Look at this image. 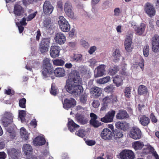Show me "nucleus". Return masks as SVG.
<instances>
[{
	"instance_id": "1",
	"label": "nucleus",
	"mask_w": 159,
	"mask_h": 159,
	"mask_svg": "<svg viewBox=\"0 0 159 159\" xmlns=\"http://www.w3.org/2000/svg\"><path fill=\"white\" fill-rule=\"evenodd\" d=\"M82 80L80 78L79 74L77 73L73 80H68L66 81V91L74 96H78L83 91L81 86Z\"/></svg>"
},
{
	"instance_id": "2",
	"label": "nucleus",
	"mask_w": 159,
	"mask_h": 159,
	"mask_svg": "<svg viewBox=\"0 0 159 159\" xmlns=\"http://www.w3.org/2000/svg\"><path fill=\"white\" fill-rule=\"evenodd\" d=\"M49 59L45 58L43 61V70L42 73L43 79L49 80L50 78L53 79L54 76L53 75L52 66L50 62Z\"/></svg>"
},
{
	"instance_id": "3",
	"label": "nucleus",
	"mask_w": 159,
	"mask_h": 159,
	"mask_svg": "<svg viewBox=\"0 0 159 159\" xmlns=\"http://www.w3.org/2000/svg\"><path fill=\"white\" fill-rule=\"evenodd\" d=\"M14 115L10 111H6L2 115L1 121L2 124L5 127H7L13 121Z\"/></svg>"
},
{
	"instance_id": "4",
	"label": "nucleus",
	"mask_w": 159,
	"mask_h": 159,
	"mask_svg": "<svg viewBox=\"0 0 159 159\" xmlns=\"http://www.w3.org/2000/svg\"><path fill=\"white\" fill-rule=\"evenodd\" d=\"M58 20V24L61 30L64 32H67L70 29V25L68 21L63 16H60Z\"/></svg>"
},
{
	"instance_id": "5",
	"label": "nucleus",
	"mask_w": 159,
	"mask_h": 159,
	"mask_svg": "<svg viewBox=\"0 0 159 159\" xmlns=\"http://www.w3.org/2000/svg\"><path fill=\"white\" fill-rule=\"evenodd\" d=\"M120 157L121 159H134L135 155L132 150L125 149L120 153Z\"/></svg>"
},
{
	"instance_id": "6",
	"label": "nucleus",
	"mask_w": 159,
	"mask_h": 159,
	"mask_svg": "<svg viewBox=\"0 0 159 159\" xmlns=\"http://www.w3.org/2000/svg\"><path fill=\"white\" fill-rule=\"evenodd\" d=\"M129 136L135 140L140 139L141 136V131L139 128L133 127L130 131Z\"/></svg>"
},
{
	"instance_id": "7",
	"label": "nucleus",
	"mask_w": 159,
	"mask_h": 159,
	"mask_svg": "<svg viewBox=\"0 0 159 159\" xmlns=\"http://www.w3.org/2000/svg\"><path fill=\"white\" fill-rule=\"evenodd\" d=\"M144 10L146 13L150 17L154 16L156 14V10L153 5L149 3H147L144 7Z\"/></svg>"
},
{
	"instance_id": "8",
	"label": "nucleus",
	"mask_w": 159,
	"mask_h": 159,
	"mask_svg": "<svg viewBox=\"0 0 159 159\" xmlns=\"http://www.w3.org/2000/svg\"><path fill=\"white\" fill-rule=\"evenodd\" d=\"M152 48L153 52H157L159 51V36L155 35L152 38Z\"/></svg>"
},
{
	"instance_id": "9",
	"label": "nucleus",
	"mask_w": 159,
	"mask_h": 159,
	"mask_svg": "<svg viewBox=\"0 0 159 159\" xmlns=\"http://www.w3.org/2000/svg\"><path fill=\"white\" fill-rule=\"evenodd\" d=\"M72 7L70 3L66 2L64 6V10L66 14L69 17L73 18L74 17V13L72 10Z\"/></svg>"
},
{
	"instance_id": "10",
	"label": "nucleus",
	"mask_w": 159,
	"mask_h": 159,
	"mask_svg": "<svg viewBox=\"0 0 159 159\" xmlns=\"http://www.w3.org/2000/svg\"><path fill=\"white\" fill-rule=\"evenodd\" d=\"M60 48L57 46H52L50 50V54L53 58L58 57L60 55Z\"/></svg>"
},
{
	"instance_id": "11",
	"label": "nucleus",
	"mask_w": 159,
	"mask_h": 159,
	"mask_svg": "<svg viewBox=\"0 0 159 159\" xmlns=\"http://www.w3.org/2000/svg\"><path fill=\"white\" fill-rule=\"evenodd\" d=\"M132 35L130 34L127 36L125 41L124 45L126 50L128 52H130L133 48L132 45Z\"/></svg>"
},
{
	"instance_id": "12",
	"label": "nucleus",
	"mask_w": 159,
	"mask_h": 159,
	"mask_svg": "<svg viewBox=\"0 0 159 159\" xmlns=\"http://www.w3.org/2000/svg\"><path fill=\"white\" fill-rule=\"evenodd\" d=\"M115 113V111L113 110L109 111L104 117L101 118V120L105 123L111 122L113 120Z\"/></svg>"
},
{
	"instance_id": "13",
	"label": "nucleus",
	"mask_w": 159,
	"mask_h": 159,
	"mask_svg": "<svg viewBox=\"0 0 159 159\" xmlns=\"http://www.w3.org/2000/svg\"><path fill=\"white\" fill-rule=\"evenodd\" d=\"M54 40L57 43L61 45L65 43L66 39V36L63 33L61 32H59L56 34Z\"/></svg>"
},
{
	"instance_id": "14",
	"label": "nucleus",
	"mask_w": 159,
	"mask_h": 159,
	"mask_svg": "<svg viewBox=\"0 0 159 159\" xmlns=\"http://www.w3.org/2000/svg\"><path fill=\"white\" fill-rule=\"evenodd\" d=\"M76 102L74 99L70 98L69 99H65L63 102V107L64 108L68 110L73 106L75 105Z\"/></svg>"
},
{
	"instance_id": "15",
	"label": "nucleus",
	"mask_w": 159,
	"mask_h": 159,
	"mask_svg": "<svg viewBox=\"0 0 159 159\" xmlns=\"http://www.w3.org/2000/svg\"><path fill=\"white\" fill-rule=\"evenodd\" d=\"M53 7L49 1H46L43 4V10L44 13L46 14H51L52 12Z\"/></svg>"
},
{
	"instance_id": "16",
	"label": "nucleus",
	"mask_w": 159,
	"mask_h": 159,
	"mask_svg": "<svg viewBox=\"0 0 159 159\" xmlns=\"http://www.w3.org/2000/svg\"><path fill=\"white\" fill-rule=\"evenodd\" d=\"M106 66L104 64H102L96 68L97 71L94 73V76L97 78L102 76L104 75L105 72Z\"/></svg>"
},
{
	"instance_id": "17",
	"label": "nucleus",
	"mask_w": 159,
	"mask_h": 159,
	"mask_svg": "<svg viewBox=\"0 0 159 159\" xmlns=\"http://www.w3.org/2000/svg\"><path fill=\"white\" fill-rule=\"evenodd\" d=\"M111 131L107 128L104 129L101 132V136L102 138L105 140H110L112 138Z\"/></svg>"
},
{
	"instance_id": "18",
	"label": "nucleus",
	"mask_w": 159,
	"mask_h": 159,
	"mask_svg": "<svg viewBox=\"0 0 159 159\" xmlns=\"http://www.w3.org/2000/svg\"><path fill=\"white\" fill-rule=\"evenodd\" d=\"M115 125L118 129L125 131L128 130L129 127V124L125 121H117Z\"/></svg>"
},
{
	"instance_id": "19",
	"label": "nucleus",
	"mask_w": 159,
	"mask_h": 159,
	"mask_svg": "<svg viewBox=\"0 0 159 159\" xmlns=\"http://www.w3.org/2000/svg\"><path fill=\"white\" fill-rule=\"evenodd\" d=\"M24 9L20 5L17 4L15 5L13 13L16 16H20L24 12Z\"/></svg>"
},
{
	"instance_id": "20",
	"label": "nucleus",
	"mask_w": 159,
	"mask_h": 159,
	"mask_svg": "<svg viewBox=\"0 0 159 159\" xmlns=\"http://www.w3.org/2000/svg\"><path fill=\"white\" fill-rule=\"evenodd\" d=\"M71 61L77 63H81L84 61L83 55L81 54H74L70 56Z\"/></svg>"
},
{
	"instance_id": "21",
	"label": "nucleus",
	"mask_w": 159,
	"mask_h": 159,
	"mask_svg": "<svg viewBox=\"0 0 159 159\" xmlns=\"http://www.w3.org/2000/svg\"><path fill=\"white\" fill-rule=\"evenodd\" d=\"M19 151L14 148L9 149L7 150L8 155L12 158L15 159L17 157L19 153Z\"/></svg>"
},
{
	"instance_id": "22",
	"label": "nucleus",
	"mask_w": 159,
	"mask_h": 159,
	"mask_svg": "<svg viewBox=\"0 0 159 159\" xmlns=\"http://www.w3.org/2000/svg\"><path fill=\"white\" fill-rule=\"evenodd\" d=\"M136 33L139 35H141L144 32L145 30V25L143 23L141 24L140 25L137 26L135 25L133 26Z\"/></svg>"
},
{
	"instance_id": "23",
	"label": "nucleus",
	"mask_w": 159,
	"mask_h": 159,
	"mask_svg": "<svg viewBox=\"0 0 159 159\" xmlns=\"http://www.w3.org/2000/svg\"><path fill=\"white\" fill-rule=\"evenodd\" d=\"M68 129L71 132H73L76 128L79 127V126L76 124L72 120L69 119L68 122Z\"/></svg>"
},
{
	"instance_id": "24",
	"label": "nucleus",
	"mask_w": 159,
	"mask_h": 159,
	"mask_svg": "<svg viewBox=\"0 0 159 159\" xmlns=\"http://www.w3.org/2000/svg\"><path fill=\"white\" fill-rule=\"evenodd\" d=\"M46 141L43 137L38 136L36 137L33 141L34 144L35 145L41 146L44 145Z\"/></svg>"
},
{
	"instance_id": "25",
	"label": "nucleus",
	"mask_w": 159,
	"mask_h": 159,
	"mask_svg": "<svg viewBox=\"0 0 159 159\" xmlns=\"http://www.w3.org/2000/svg\"><path fill=\"white\" fill-rule=\"evenodd\" d=\"M53 74L57 77H61L65 75V71L63 68L57 67L54 70Z\"/></svg>"
},
{
	"instance_id": "26",
	"label": "nucleus",
	"mask_w": 159,
	"mask_h": 159,
	"mask_svg": "<svg viewBox=\"0 0 159 159\" xmlns=\"http://www.w3.org/2000/svg\"><path fill=\"white\" fill-rule=\"evenodd\" d=\"M116 117L117 119L122 120L128 118L129 115L125 111L122 110L119 111Z\"/></svg>"
},
{
	"instance_id": "27",
	"label": "nucleus",
	"mask_w": 159,
	"mask_h": 159,
	"mask_svg": "<svg viewBox=\"0 0 159 159\" xmlns=\"http://www.w3.org/2000/svg\"><path fill=\"white\" fill-rule=\"evenodd\" d=\"M90 93L95 96L96 98L99 97L102 93L101 89L99 88L95 87L91 88L90 90Z\"/></svg>"
},
{
	"instance_id": "28",
	"label": "nucleus",
	"mask_w": 159,
	"mask_h": 159,
	"mask_svg": "<svg viewBox=\"0 0 159 159\" xmlns=\"http://www.w3.org/2000/svg\"><path fill=\"white\" fill-rule=\"evenodd\" d=\"M144 147L142 150V156L147 154L149 153L152 152L154 150V148L150 145L148 144L144 145Z\"/></svg>"
},
{
	"instance_id": "29",
	"label": "nucleus",
	"mask_w": 159,
	"mask_h": 159,
	"mask_svg": "<svg viewBox=\"0 0 159 159\" xmlns=\"http://www.w3.org/2000/svg\"><path fill=\"white\" fill-rule=\"evenodd\" d=\"M113 82L117 87H119L123 84V78L120 75L115 76L113 79Z\"/></svg>"
},
{
	"instance_id": "30",
	"label": "nucleus",
	"mask_w": 159,
	"mask_h": 159,
	"mask_svg": "<svg viewBox=\"0 0 159 159\" xmlns=\"http://www.w3.org/2000/svg\"><path fill=\"white\" fill-rule=\"evenodd\" d=\"M112 57L114 61L116 62L119 61L121 57L120 52L119 49H116L113 52Z\"/></svg>"
},
{
	"instance_id": "31",
	"label": "nucleus",
	"mask_w": 159,
	"mask_h": 159,
	"mask_svg": "<svg viewBox=\"0 0 159 159\" xmlns=\"http://www.w3.org/2000/svg\"><path fill=\"white\" fill-rule=\"evenodd\" d=\"M139 120L142 125L144 126L147 125L150 122V120L148 117L145 116H140Z\"/></svg>"
},
{
	"instance_id": "32",
	"label": "nucleus",
	"mask_w": 159,
	"mask_h": 159,
	"mask_svg": "<svg viewBox=\"0 0 159 159\" xmlns=\"http://www.w3.org/2000/svg\"><path fill=\"white\" fill-rule=\"evenodd\" d=\"M132 146L135 150H137L141 149L144 146V144L142 142L136 141L132 143Z\"/></svg>"
},
{
	"instance_id": "33",
	"label": "nucleus",
	"mask_w": 159,
	"mask_h": 159,
	"mask_svg": "<svg viewBox=\"0 0 159 159\" xmlns=\"http://www.w3.org/2000/svg\"><path fill=\"white\" fill-rule=\"evenodd\" d=\"M23 150L25 154L29 155L32 152L33 149L30 145L25 144L23 146Z\"/></svg>"
},
{
	"instance_id": "34",
	"label": "nucleus",
	"mask_w": 159,
	"mask_h": 159,
	"mask_svg": "<svg viewBox=\"0 0 159 159\" xmlns=\"http://www.w3.org/2000/svg\"><path fill=\"white\" fill-rule=\"evenodd\" d=\"M20 134L22 138L24 139L27 140L28 139L29 134L27 132L26 129L24 127L20 129Z\"/></svg>"
},
{
	"instance_id": "35",
	"label": "nucleus",
	"mask_w": 159,
	"mask_h": 159,
	"mask_svg": "<svg viewBox=\"0 0 159 159\" xmlns=\"http://www.w3.org/2000/svg\"><path fill=\"white\" fill-rule=\"evenodd\" d=\"M134 66V68H137L139 67H140L141 69L144 66V61L143 59L140 58L139 61H137L135 62L133 64Z\"/></svg>"
},
{
	"instance_id": "36",
	"label": "nucleus",
	"mask_w": 159,
	"mask_h": 159,
	"mask_svg": "<svg viewBox=\"0 0 159 159\" xmlns=\"http://www.w3.org/2000/svg\"><path fill=\"white\" fill-rule=\"evenodd\" d=\"M43 26L47 29H52L53 26L52 23L51 22L50 20L49 19H46L44 20Z\"/></svg>"
},
{
	"instance_id": "37",
	"label": "nucleus",
	"mask_w": 159,
	"mask_h": 159,
	"mask_svg": "<svg viewBox=\"0 0 159 159\" xmlns=\"http://www.w3.org/2000/svg\"><path fill=\"white\" fill-rule=\"evenodd\" d=\"M110 80V77L109 76L100 78L97 80V82L99 84H104L107 83Z\"/></svg>"
},
{
	"instance_id": "38",
	"label": "nucleus",
	"mask_w": 159,
	"mask_h": 159,
	"mask_svg": "<svg viewBox=\"0 0 159 159\" xmlns=\"http://www.w3.org/2000/svg\"><path fill=\"white\" fill-rule=\"evenodd\" d=\"M148 92V90L147 87L143 85H140L138 88V92L140 94H146Z\"/></svg>"
},
{
	"instance_id": "39",
	"label": "nucleus",
	"mask_w": 159,
	"mask_h": 159,
	"mask_svg": "<svg viewBox=\"0 0 159 159\" xmlns=\"http://www.w3.org/2000/svg\"><path fill=\"white\" fill-rule=\"evenodd\" d=\"M7 134L9 135L10 137L12 139H14L16 136V133L12 128H7Z\"/></svg>"
},
{
	"instance_id": "40",
	"label": "nucleus",
	"mask_w": 159,
	"mask_h": 159,
	"mask_svg": "<svg viewBox=\"0 0 159 159\" xmlns=\"http://www.w3.org/2000/svg\"><path fill=\"white\" fill-rule=\"evenodd\" d=\"M54 65L56 66H62L65 63V61L61 59H56L53 61Z\"/></svg>"
},
{
	"instance_id": "41",
	"label": "nucleus",
	"mask_w": 159,
	"mask_h": 159,
	"mask_svg": "<svg viewBox=\"0 0 159 159\" xmlns=\"http://www.w3.org/2000/svg\"><path fill=\"white\" fill-rule=\"evenodd\" d=\"M50 42V39L49 38H43L40 43L41 44L49 47Z\"/></svg>"
},
{
	"instance_id": "42",
	"label": "nucleus",
	"mask_w": 159,
	"mask_h": 159,
	"mask_svg": "<svg viewBox=\"0 0 159 159\" xmlns=\"http://www.w3.org/2000/svg\"><path fill=\"white\" fill-rule=\"evenodd\" d=\"M119 68L118 66H115L109 69V74L110 75H114L119 70Z\"/></svg>"
},
{
	"instance_id": "43",
	"label": "nucleus",
	"mask_w": 159,
	"mask_h": 159,
	"mask_svg": "<svg viewBox=\"0 0 159 159\" xmlns=\"http://www.w3.org/2000/svg\"><path fill=\"white\" fill-rule=\"evenodd\" d=\"M102 6V9L105 10L109 8L110 6V2L111 0H104Z\"/></svg>"
},
{
	"instance_id": "44",
	"label": "nucleus",
	"mask_w": 159,
	"mask_h": 159,
	"mask_svg": "<svg viewBox=\"0 0 159 159\" xmlns=\"http://www.w3.org/2000/svg\"><path fill=\"white\" fill-rule=\"evenodd\" d=\"M131 88L130 87H126L125 89V95L128 98H129L131 97Z\"/></svg>"
},
{
	"instance_id": "45",
	"label": "nucleus",
	"mask_w": 159,
	"mask_h": 159,
	"mask_svg": "<svg viewBox=\"0 0 159 159\" xmlns=\"http://www.w3.org/2000/svg\"><path fill=\"white\" fill-rule=\"evenodd\" d=\"M77 135L80 137L83 138L86 134V132L83 129H80L75 132Z\"/></svg>"
},
{
	"instance_id": "46",
	"label": "nucleus",
	"mask_w": 159,
	"mask_h": 159,
	"mask_svg": "<svg viewBox=\"0 0 159 159\" xmlns=\"http://www.w3.org/2000/svg\"><path fill=\"white\" fill-rule=\"evenodd\" d=\"M127 65L125 62H123L121 64L122 71L121 74L123 75H128V73L126 71Z\"/></svg>"
},
{
	"instance_id": "47",
	"label": "nucleus",
	"mask_w": 159,
	"mask_h": 159,
	"mask_svg": "<svg viewBox=\"0 0 159 159\" xmlns=\"http://www.w3.org/2000/svg\"><path fill=\"white\" fill-rule=\"evenodd\" d=\"M90 122L91 125L95 127H98L100 125V123L97 120H91Z\"/></svg>"
},
{
	"instance_id": "48",
	"label": "nucleus",
	"mask_w": 159,
	"mask_h": 159,
	"mask_svg": "<svg viewBox=\"0 0 159 159\" xmlns=\"http://www.w3.org/2000/svg\"><path fill=\"white\" fill-rule=\"evenodd\" d=\"M114 136L115 138H120L123 136L122 132L119 130H116L114 132Z\"/></svg>"
},
{
	"instance_id": "49",
	"label": "nucleus",
	"mask_w": 159,
	"mask_h": 159,
	"mask_svg": "<svg viewBox=\"0 0 159 159\" xmlns=\"http://www.w3.org/2000/svg\"><path fill=\"white\" fill-rule=\"evenodd\" d=\"M19 118L21 122H23L25 120L24 118L26 114L25 111L23 110H19Z\"/></svg>"
},
{
	"instance_id": "50",
	"label": "nucleus",
	"mask_w": 159,
	"mask_h": 159,
	"mask_svg": "<svg viewBox=\"0 0 159 159\" xmlns=\"http://www.w3.org/2000/svg\"><path fill=\"white\" fill-rule=\"evenodd\" d=\"M48 47L40 44L39 46L40 51L42 53L46 52L48 51Z\"/></svg>"
},
{
	"instance_id": "51",
	"label": "nucleus",
	"mask_w": 159,
	"mask_h": 159,
	"mask_svg": "<svg viewBox=\"0 0 159 159\" xmlns=\"http://www.w3.org/2000/svg\"><path fill=\"white\" fill-rule=\"evenodd\" d=\"M143 51L144 56L146 57H148L149 54V48L148 45H147L144 47Z\"/></svg>"
},
{
	"instance_id": "52",
	"label": "nucleus",
	"mask_w": 159,
	"mask_h": 159,
	"mask_svg": "<svg viewBox=\"0 0 159 159\" xmlns=\"http://www.w3.org/2000/svg\"><path fill=\"white\" fill-rule=\"evenodd\" d=\"M103 104H107L111 102L112 101L111 97L110 96H106L102 100Z\"/></svg>"
},
{
	"instance_id": "53",
	"label": "nucleus",
	"mask_w": 159,
	"mask_h": 159,
	"mask_svg": "<svg viewBox=\"0 0 159 159\" xmlns=\"http://www.w3.org/2000/svg\"><path fill=\"white\" fill-rule=\"evenodd\" d=\"M26 102V100L24 98L20 99L19 102V106L23 108H25Z\"/></svg>"
},
{
	"instance_id": "54",
	"label": "nucleus",
	"mask_w": 159,
	"mask_h": 159,
	"mask_svg": "<svg viewBox=\"0 0 159 159\" xmlns=\"http://www.w3.org/2000/svg\"><path fill=\"white\" fill-rule=\"evenodd\" d=\"M79 70L83 75L86 74L88 73L86 68L83 66L80 67Z\"/></svg>"
},
{
	"instance_id": "55",
	"label": "nucleus",
	"mask_w": 159,
	"mask_h": 159,
	"mask_svg": "<svg viewBox=\"0 0 159 159\" xmlns=\"http://www.w3.org/2000/svg\"><path fill=\"white\" fill-rule=\"evenodd\" d=\"M37 13V12H35L33 13L30 14L26 18V20L27 21L31 20L35 16Z\"/></svg>"
},
{
	"instance_id": "56",
	"label": "nucleus",
	"mask_w": 159,
	"mask_h": 159,
	"mask_svg": "<svg viewBox=\"0 0 159 159\" xmlns=\"http://www.w3.org/2000/svg\"><path fill=\"white\" fill-rule=\"evenodd\" d=\"M80 101L83 103H86L87 101V96L85 94L81 95L80 97Z\"/></svg>"
},
{
	"instance_id": "57",
	"label": "nucleus",
	"mask_w": 159,
	"mask_h": 159,
	"mask_svg": "<svg viewBox=\"0 0 159 159\" xmlns=\"http://www.w3.org/2000/svg\"><path fill=\"white\" fill-rule=\"evenodd\" d=\"M57 89L54 85V84H52L51 90L50 91L51 93L53 95H56L57 94Z\"/></svg>"
},
{
	"instance_id": "58",
	"label": "nucleus",
	"mask_w": 159,
	"mask_h": 159,
	"mask_svg": "<svg viewBox=\"0 0 159 159\" xmlns=\"http://www.w3.org/2000/svg\"><path fill=\"white\" fill-rule=\"evenodd\" d=\"M75 118L78 122L81 123L83 120L84 116L83 115L77 114Z\"/></svg>"
},
{
	"instance_id": "59",
	"label": "nucleus",
	"mask_w": 159,
	"mask_h": 159,
	"mask_svg": "<svg viewBox=\"0 0 159 159\" xmlns=\"http://www.w3.org/2000/svg\"><path fill=\"white\" fill-rule=\"evenodd\" d=\"M88 62L92 67H93L97 62V61L95 59L92 58L89 59Z\"/></svg>"
},
{
	"instance_id": "60",
	"label": "nucleus",
	"mask_w": 159,
	"mask_h": 159,
	"mask_svg": "<svg viewBox=\"0 0 159 159\" xmlns=\"http://www.w3.org/2000/svg\"><path fill=\"white\" fill-rule=\"evenodd\" d=\"M42 154L43 157H47L48 156H49V159H53L52 157L50 156L49 155V152L48 150V149H46L44 150L42 152Z\"/></svg>"
},
{
	"instance_id": "61",
	"label": "nucleus",
	"mask_w": 159,
	"mask_h": 159,
	"mask_svg": "<svg viewBox=\"0 0 159 159\" xmlns=\"http://www.w3.org/2000/svg\"><path fill=\"white\" fill-rule=\"evenodd\" d=\"M100 105L99 101L98 100H94L92 103L93 107L94 108H98Z\"/></svg>"
},
{
	"instance_id": "62",
	"label": "nucleus",
	"mask_w": 159,
	"mask_h": 159,
	"mask_svg": "<svg viewBox=\"0 0 159 159\" xmlns=\"http://www.w3.org/2000/svg\"><path fill=\"white\" fill-rule=\"evenodd\" d=\"M97 50V47L95 46H91L90 47L88 51V52L90 54H93Z\"/></svg>"
},
{
	"instance_id": "63",
	"label": "nucleus",
	"mask_w": 159,
	"mask_h": 159,
	"mask_svg": "<svg viewBox=\"0 0 159 159\" xmlns=\"http://www.w3.org/2000/svg\"><path fill=\"white\" fill-rule=\"evenodd\" d=\"M80 43L81 45L85 48H87L89 46V43L85 40H81Z\"/></svg>"
},
{
	"instance_id": "64",
	"label": "nucleus",
	"mask_w": 159,
	"mask_h": 159,
	"mask_svg": "<svg viewBox=\"0 0 159 159\" xmlns=\"http://www.w3.org/2000/svg\"><path fill=\"white\" fill-rule=\"evenodd\" d=\"M114 15L116 16H118L120 13V11L119 8H116L114 10Z\"/></svg>"
}]
</instances>
